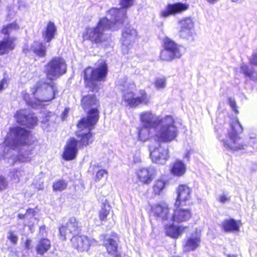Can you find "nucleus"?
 Here are the masks:
<instances>
[{"mask_svg": "<svg viewBox=\"0 0 257 257\" xmlns=\"http://www.w3.org/2000/svg\"><path fill=\"white\" fill-rule=\"evenodd\" d=\"M1 148L2 157L11 164L28 162L32 158L34 147L29 143V132L23 128H11Z\"/></svg>", "mask_w": 257, "mask_h": 257, "instance_id": "1", "label": "nucleus"}, {"mask_svg": "<svg viewBox=\"0 0 257 257\" xmlns=\"http://www.w3.org/2000/svg\"><path fill=\"white\" fill-rule=\"evenodd\" d=\"M140 121L145 127L138 132L139 138L145 140L144 134H148L147 128H155L156 137L161 142L168 143L177 137L178 130L175 121L171 115L157 116L151 111H145L140 114Z\"/></svg>", "mask_w": 257, "mask_h": 257, "instance_id": "2", "label": "nucleus"}, {"mask_svg": "<svg viewBox=\"0 0 257 257\" xmlns=\"http://www.w3.org/2000/svg\"><path fill=\"white\" fill-rule=\"evenodd\" d=\"M126 16V11L124 9L111 8L107 12L106 17L99 20L96 27L86 29L83 34V39L96 44L107 41L109 37L105 31L119 28L123 24Z\"/></svg>", "mask_w": 257, "mask_h": 257, "instance_id": "3", "label": "nucleus"}, {"mask_svg": "<svg viewBox=\"0 0 257 257\" xmlns=\"http://www.w3.org/2000/svg\"><path fill=\"white\" fill-rule=\"evenodd\" d=\"M81 106L85 109H90L87 115V117L83 118L78 123V126L82 127L84 126L90 127L95 125L98 120L99 114L97 109L98 101L94 95H88L84 96L81 99Z\"/></svg>", "mask_w": 257, "mask_h": 257, "instance_id": "4", "label": "nucleus"}, {"mask_svg": "<svg viewBox=\"0 0 257 257\" xmlns=\"http://www.w3.org/2000/svg\"><path fill=\"white\" fill-rule=\"evenodd\" d=\"M31 91L34 96H37V102L39 107L41 106V103L51 101L54 98L57 88L51 81L49 83L39 82L31 88Z\"/></svg>", "mask_w": 257, "mask_h": 257, "instance_id": "5", "label": "nucleus"}, {"mask_svg": "<svg viewBox=\"0 0 257 257\" xmlns=\"http://www.w3.org/2000/svg\"><path fill=\"white\" fill-rule=\"evenodd\" d=\"M107 73V68L105 64H102L95 69L88 67L84 71V78L86 85L91 91H97L99 87L98 81H102Z\"/></svg>", "mask_w": 257, "mask_h": 257, "instance_id": "6", "label": "nucleus"}, {"mask_svg": "<svg viewBox=\"0 0 257 257\" xmlns=\"http://www.w3.org/2000/svg\"><path fill=\"white\" fill-rule=\"evenodd\" d=\"M46 72L47 77L54 80L66 72V65L64 60L61 57L53 58L47 65Z\"/></svg>", "mask_w": 257, "mask_h": 257, "instance_id": "7", "label": "nucleus"}, {"mask_svg": "<svg viewBox=\"0 0 257 257\" xmlns=\"http://www.w3.org/2000/svg\"><path fill=\"white\" fill-rule=\"evenodd\" d=\"M172 209L164 202L154 204L151 206V214L157 220L163 223L170 221Z\"/></svg>", "mask_w": 257, "mask_h": 257, "instance_id": "8", "label": "nucleus"}, {"mask_svg": "<svg viewBox=\"0 0 257 257\" xmlns=\"http://www.w3.org/2000/svg\"><path fill=\"white\" fill-rule=\"evenodd\" d=\"M137 38L138 32L132 27L129 26L123 29L121 39V49L123 54H126L129 52Z\"/></svg>", "mask_w": 257, "mask_h": 257, "instance_id": "9", "label": "nucleus"}, {"mask_svg": "<svg viewBox=\"0 0 257 257\" xmlns=\"http://www.w3.org/2000/svg\"><path fill=\"white\" fill-rule=\"evenodd\" d=\"M149 150L150 158L154 163L164 164L169 158L168 150L159 143L152 144Z\"/></svg>", "mask_w": 257, "mask_h": 257, "instance_id": "10", "label": "nucleus"}, {"mask_svg": "<svg viewBox=\"0 0 257 257\" xmlns=\"http://www.w3.org/2000/svg\"><path fill=\"white\" fill-rule=\"evenodd\" d=\"M189 5L185 3H177L169 4L166 7L160 11L159 16L161 18L166 19L171 16H175L186 11Z\"/></svg>", "mask_w": 257, "mask_h": 257, "instance_id": "11", "label": "nucleus"}, {"mask_svg": "<svg viewBox=\"0 0 257 257\" xmlns=\"http://www.w3.org/2000/svg\"><path fill=\"white\" fill-rule=\"evenodd\" d=\"M71 242L73 248L78 251H87L91 245L96 244V241L86 236H74L71 239Z\"/></svg>", "mask_w": 257, "mask_h": 257, "instance_id": "12", "label": "nucleus"}, {"mask_svg": "<svg viewBox=\"0 0 257 257\" xmlns=\"http://www.w3.org/2000/svg\"><path fill=\"white\" fill-rule=\"evenodd\" d=\"M183 205L175 204V209L172 211L171 222L181 223L188 221L191 218L192 213L190 210L183 207Z\"/></svg>", "mask_w": 257, "mask_h": 257, "instance_id": "13", "label": "nucleus"}, {"mask_svg": "<svg viewBox=\"0 0 257 257\" xmlns=\"http://www.w3.org/2000/svg\"><path fill=\"white\" fill-rule=\"evenodd\" d=\"M201 231L196 229L187 237L184 246V250L185 251H193L196 250L201 243Z\"/></svg>", "mask_w": 257, "mask_h": 257, "instance_id": "14", "label": "nucleus"}, {"mask_svg": "<svg viewBox=\"0 0 257 257\" xmlns=\"http://www.w3.org/2000/svg\"><path fill=\"white\" fill-rule=\"evenodd\" d=\"M223 146L227 150L236 151L243 149L244 145L241 138L236 134H228V139L223 141Z\"/></svg>", "mask_w": 257, "mask_h": 257, "instance_id": "15", "label": "nucleus"}, {"mask_svg": "<svg viewBox=\"0 0 257 257\" xmlns=\"http://www.w3.org/2000/svg\"><path fill=\"white\" fill-rule=\"evenodd\" d=\"M78 223L75 217H71L65 225L59 228V238L62 240L66 239L67 236L74 233L78 229Z\"/></svg>", "mask_w": 257, "mask_h": 257, "instance_id": "16", "label": "nucleus"}, {"mask_svg": "<svg viewBox=\"0 0 257 257\" xmlns=\"http://www.w3.org/2000/svg\"><path fill=\"white\" fill-rule=\"evenodd\" d=\"M16 117L19 123L30 128L33 127L37 122V118L27 110L18 111Z\"/></svg>", "mask_w": 257, "mask_h": 257, "instance_id": "17", "label": "nucleus"}, {"mask_svg": "<svg viewBox=\"0 0 257 257\" xmlns=\"http://www.w3.org/2000/svg\"><path fill=\"white\" fill-rule=\"evenodd\" d=\"M137 178L143 184H150L156 175V171L153 167L139 169L137 173Z\"/></svg>", "mask_w": 257, "mask_h": 257, "instance_id": "18", "label": "nucleus"}, {"mask_svg": "<svg viewBox=\"0 0 257 257\" xmlns=\"http://www.w3.org/2000/svg\"><path fill=\"white\" fill-rule=\"evenodd\" d=\"M176 205H185L191 198V189L186 185H180L177 189Z\"/></svg>", "mask_w": 257, "mask_h": 257, "instance_id": "19", "label": "nucleus"}, {"mask_svg": "<svg viewBox=\"0 0 257 257\" xmlns=\"http://www.w3.org/2000/svg\"><path fill=\"white\" fill-rule=\"evenodd\" d=\"M174 222L171 221L164 222V230L168 236L177 238L185 231L187 227L175 225L174 224Z\"/></svg>", "mask_w": 257, "mask_h": 257, "instance_id": "20", "label": "nucleus"}, {"mask_svg": "<svg viewBox=\"0 0 257 257\" xmlns=\"http://www.w3.org/2000/svg\"><path fill=\"white\" fill-rule=\"evenodd\" d=\"M95 125H92L90 127L84 126L80 127L77 125L78 128L79 130L77 132V136L78 138H80V146H87L93 141L92 135L90 131L93 129Z\"/></svg>", "mask_w": 257, "mask_h": 257, "instance_id": "21", "label": "nucleus"}, {"mask_svg": "<svg viewBox=\"0 0 257 257\" xmlns=\"http://www.w3.org/2000/svg\"><path fill=\"white\" fill-rule=\"evenodd\" d=\"M78 151V143L74 138L68 141L63 153V158L66 160H71L75 158Z\"/></svg>", "mask_w": 257, "mask_h": 257, "instance_id": "22", "label": "nucleus"}, {"mask_svg": "<svg viewBox=\"0 0 257 257\" xmlns=\"http://www.w3.org/2000/svg\"><path fill=\"white\" fill-rule=\"evenodd\" d=\"M57 32V27L53 22H49L47 23L45 30L42 33L44 40L49 43L55 37Z\"/></svg>", "mask_w": 257, "mask_h": 257, "instance_id": "23", "label": "nucleus"}, {"mask_svg": "<svg viewBox=\"0 0 257 257\" xmlns=\"http://www.w3.org/2000/svg\"><path fill=\"white\" fill-rule=\"evenodd\" d=\"M15 39L8 37L0 41V54L3 55L13 50L15 47Z\"/></svg>", "mask_w": 257, "mask_h": 257, "instance_id": "24", "label": "nucleus"}, {"mask_svg": "<svg viewBox=\"0 0 257 257\" xmlns=\"http://www.w3.org/2000/svg\"><path fill=\"white\" fill-rule=\"evenodd\" d=\"M164 48L170 52H172L177 57H180L182 55L180 49L181 47L178 45L173 41L168 38L164 39Z\"/></svg>", "mask_w": 257, "mask_h": 257, "instance_id": "25", "label": "nucleus"}, {"mask_svg": "<svg viewBox=\"0 0 257 257\" xmlns=\"http://www.w3.org/2000/svg\"><path fill=\"white\" fill-rule=\"evenodd\" d=\"M241 225L240 221L229 219L225 220L222 223V226L226 232H238Z\"/></svg>", "mask_w": 257, "mask_h": 257, "instance_id": "26", "label": "nucleus"}, {"mask_svg": "<svg viewBox=\"0 0 257 257\" xmlns=\"http://www.w3.org/2000/svg\"><path fill=\"white\" fill-rule=\"evenodd\" d=\"M186 171L185 164L180 160H176L171 167V172L175 176L181 177L184 175Z\"/></svg>", "mask_w": 257, "mask_h": 257, "instance_id": "27", "label": "nucleus"}, {"mask_svg": "<svg viewBox=\"0 0 257 257\" xmlns=\"http://www.w3.org/2000/svg\"><path fill=\"white\" fill-rule=\"evenodd\" d=\"M51 246L50 240L47 238H43L38 242L36 250L38 254L43 255L49 250Z\"/></svg>", "mask_w": 257, "mask_h": 257, "instance_id": "28", "label": "nucleus"}, {"mask_svg": "<svg viewBox=\"0 0 257 257\" xmlns=\"http://www.w3.org/2000/svg\"><path fill=\"white\" fill-rule=\"evenodd\" d=\"M31 50L39 57H44L46 54V47L42 43L34 42L31 47Z\"/></svg>", "mask_w": 257, "mask_h": 257, "instance_id": "29", "label": "nucleus"}, {"mask_svg": "<svg viewBox=\"0 0 257 257\" xmlns=\"http://www.w3.org/2000/svg\"><path fill=\"white\" fill-rule=\"evenodd\" d=\"M136 97L132 91H125L124 92L122 97V103L124 105L130 107H135Z\"/></svg>", "mask_w": 257, "mask_h": 257, "instance_id": "30", "label": "nucleus"}, {"mask_svg": "<svg viewBox=\"0 0 257 257\" xmlns=\"http://www.w3.org/2000/svg\"><path fill=\"white\" fill-rule=\"evenodd\" d=\"M150 96H149L144 90H141L139 92L137 96L136 97L135 107L139 104H148L150 102Z\"/></svg>", "mask_w": 257, "mask_h": 257, "instance_id": "31", "label": "nucleus"}, {"mask_svg": "<svg viewBox=\"0 0 257 257\" xmlns=\"http://www.w3.org/2000/svg\"><path fill=\"white\" fill-rule=\"evenodd\" d=\"M107 252L111 255H115L117 253V244L116 241L111 238L107 239L104 242Z\"/></svg>", "mask_w": 257, "mask_h": 257, "instance_id": "32", "label": "nucleus"}, {"mask_svg": "<svg viewBox=\"0 0 257 257\" xmlns=\"http://www.w3.org/2000/svg\"><path fill=\"white\" fill-rule=\"evenodd\" d=\"M179 29H193L194 22L190 17L183 18L178 21Z\"/></svg>", "mask_w": 257, "mask_h": 257, "instance_id": "33", "label": "nucleus"}, {"mask_svg": "<svg viewBox=\"0 0 257 257\" xmlns=\"http://www.w3.org/2000/svg\"><path fill=\"white\" fill-rule=\"evenodd\" d=\"M19 28L20 27L16 22H13L4 26L1 30V33L4 34L9 35L14 32L19 30Z\"/></svg>", "mask_w": 257, "mask_h": 257, "instance_id": "34", "label": "nucleus"}, {"mask_svg": "<svg viewBox=\"0 0 257 257\" xmlns=\"http://www.w3.org/2000/svg\"><path fill=\"white\" fill-rule=\"evenodd\" d=\"M193 29H179V36L188 41H192L193 38Z\"/></svg>", "mask_w": 257, "mask_h": 257, "instance_id": "35", "label": "nucleus"}, {"mask_svg": "<svg viewBox=\"0 0 257 257\" xmlns=\"http://www.w3.org/2000/svg\"><path fill=\"white\" fill-rule=\"evenodd\" d=\"M231 132L230 133L233 134H241L243 132V127L239 122L238 119L236 118L233 119L230 124Z\"/></svg>", "mask_w": 257, "mask_h": 257, "instance_id": "36", "label": "nucleus"}, {"mask_svg": "<svg viewBox=\"0 0 257 257\" xmlns=\"http://www.w3.org/2000/svg\"><path fill=\"white\" fill-rule=\"evenodd\" d=\"M160 59L164 61H171L175 58H179L177 56L174 55L172 52L167 50L165 48L162 50L160 53Z\"/></svg>", "mask_w": 257, "mask_h": 257, "instance_id": "37", "label": "nucleus"}, {"mask_svg": "<svg viewBox=\"0 0 257 257\" xmlns=\"http://www.w3.org/2000/svg\"><path fill=\"white\" fill-rule=\"evenodd\" d=\"M165 182L162 179L155 181L153 185V191L155 194H160L165 187Z\"/></svg>", "mask_w": 257, "mask_h": 257, "instance_id": "38", "label": "nucleus"}, {"mask_svg": "<svg viewBox=\"0 0 257 257\" xmlns=\"http://www.w3.org/2000/svg\"><path fill=\"white\" fill-rule=\"evenodd\" d=\"M241 70L242 73L247 77L249 78L250 79L255 81L257 79V74L254 72L249 70L248 67L242 64L241 66Z\"/></svg>", "mask_w": 257, "mask_h": 257, "instance_id": "39", "label": "nucleus"}, {"mask_svg": "<svg viewBox=\"0 0 257 257\" xmlns=\"http://www.w3.org/2000/svg\"><path fill=\"white\" fill-rule=\"evenodd\" d=\"M110 207L108 205L103 204L99 214V217L101 221H105L106 218L109 213Z\"/></svg>", "mask_w": 257, "mask_h": 257, "instance_id": "40", "label": "nucleus"}, {"mask_svg": "<svg viewBox=\"0 0 257 257\" xmlns=\"http://www.w3.org/2000/svg\"><path fill=\"white\" fill-rule=\"evenodd\" d=\"M23 98L26 101V103L31 105L32 107L37 108H38V102H37V96H34L35 98L33 100H31L29 94H28L26 92H23L22 93Z\"/></svg>", "mask_w": 257, "mask_h": 257, "instance_id": "41", "label": "nucleus"}, {"mask_svg": "<svg viewBox=\"0 0 257 257\" xmlns=\"http://www.w3.org/2000/svg\"><path fill=\"white\" fill-rule=\"evenodd\" d=\"M67 186V183L65 181L60 180L54 183L53 189L55 191L61 192L65 190Z\"/></svg>", "mask_w": 257, "mask_h": 257, "instance_id": "42", "label": "nucleus"}, {"mask_svg": "<svg viewBox=\"0 0 257 257\" xmlns=\"http://www.w3.org/2000/svg\"><path fill=\"white\" fill-rule=\"evenodd\" d=\"M154 84L157 90L164 89L166 85V79L164 77L158 78L154 81Z\"/></svg>", "mask_w": 257, "mask_h": 257, "instance_id": "43", "label": "nucleus"}, {"mask_svg": "<svg viewBox=\"0 0 257 257\" xmlns=\"http://www.w3.org/2000/svg\"><path fill=\"white\" fill-rule=\"evenodd\" d=\"M7 238L13 244H16L18 242V236L16 234L15 231L13 230H9L7 233Z\"/></svg>", "mask_w": 257, "mask_h": 257, "instance_id": "44", "label": "nucleus"}, {"mask_svg": "<svg viewBox=\"0 0 257 257\" xmlns=\"http://www.w3.org/2000/svg\"><path fill=\"white\" fill-rule=\"evenodd\" d=\"M107 174V172L106 170L104 169H101L98 171L96 172L95 177V181L96 182H98L100 181L103 177H104V175H106Z\"/></svg>", "mask_w": 257, "mask_h": 257, "instance_id": "45", "label": "nucleus"}, {"mask_svg": "<svg viewBox=\"0 0 257 257\" xmlns=\"http://www.w3.org/2000/svg\"><path fill=\"white\" fill-rule=\"evenodd\" d=\"M228 104L229 106L232 108V110L234 111V112L237 114L238 113V111L237 109V106L236 105V102L234 98L229 97L228 98Z\"/></svg>", "mask_w": 257, "mask_h": 257, "instance_id": "46", "label": "nucleus"}, {"mask_svg": "<svg viewBox=\"0 0 257 257\" xmlns=\"http://www.w3.org/2000/svg\"><path fill=\"white\" fill-rule=\"evenodd\" d=\"M134 0H120V4L123 8H128L133 5Z\"/></svg>", "mask_w": 257, "mask_h": 257, "instance_id": "47", "label": "nucleus"}, {"mask_svg": "<svg viewBox=\"0 0 257 257\" xmlns=\"http://www.w3.org/2000/svg\"><path fill=\"white\" fill-rule=\"evenodd\" d=\"M217 200L220 203H224L230 201V197L225 194H222L218 197Z\"/></svg>", "mask_w": 257, "mask_h": 257, "instance_id": "48", "label": "nucleus"}, {"mask_svg": "<svg viewBox=\"0 0 257 257\" xmlns=\"http://www.w3.org/2000/svg\"><path fill=\"white\" fill-rule=\"evenodd\" d=\"M23 172L17 170L15 172L13 173V180L16 182H18L20 180V178L23 175Z\"/></svg>", "mask_w": 257, "mask_h": 257, "instance_id": "49", "label": "nucleus"}, {"mask_svg": "<svg viewBox=\"0 0 257 257\" xmlns=\"http://www.w3.org/2000/svg\"><path fill=\"white\" fill-rule=\"evenodd\" d=\"M250 63L257 66V51L254 52L249 59Z\"/></svg>", "mask_w": 257, "mask_h": 257, "instance_id": "50", "label": "nucleus"}, {"mask_svg": "<svg viewBox=\"0 0 257 257\" xmlns=\"http://www.w3.org/2000/svg\"><path fill=\"white\" fill-rule=\"evenodd\" d=\"M26 217L27 218L33 217L35 215V210L34 209L29 208L26 211Z\"/></svg>", "mask_w": 257, "mask_h": 257, "instance_id": "51", "label": "nucleus"}, {"mask_svg": "<svg viewBox=\"0 0 257 257\" xmlns=\"http://www.w3.org/2000/svg\"><path fill=\"white\" fill-rule=\"evenodd\" d=\"M141 161L140 157V153L139 151L136 152L133 157V161L135 163L140 162Z\"/></svg>", "mask_w": 257, "mask_h": 257, "instance_id": "52", "label": "nucleus"}, {"mask_svg": "<svg viewBox=\"0 0 257 257\" xmlns=\"http://www.w3.org/2000/svg\"><path fill=\"white\" fill-rule=\"evenodd\" d=\"M8 86V83L7 80L3 79L0 81V92L2 91Z\"/></svg>", "mask_w": 257, "mask_h": 257, "instance_id": "53", "label": "nucleus"}, {"mask_svg": "<svg viewBox=\"0 0 257 257\" xmlns=\"http://www.w3.org/2000/svg\"><path fill=\"white\" fill-rule=\"evenodd\" d=\"M7 185V184L5 179L2 177H0V191L6 188Z\"/></svg>", "mask_w": 257, "mask_h": 257, "instance_id": "54", "label": "nucleus"}, {"mask_svg": "<svg viewBox=\"0 0 257 257\" xmlns=\"http://www.w3.org/2000/svg\"><path fill=\"white\" fill-rule=\"evenodd\" d=\"M68 112H69L68 108H65L64 109V111L63 112L62 115V118L63 120H64L65 119V118L67 116V115L68 113Z\"/></svg>", "mask_w": 257, "mask_h": 257, "instance_id": "55", "label": "nucleus"}, {"mask_svg": "<svg viewBox=\"0 0 257 257\" xmlns=\"http://www.w3.org/2000/svg\"><path fill=\"white\" fill-rule=\"evenodd\" d=\"M18 217L20 219H23L27 218L26 213L25 214H19Z\"/></svg>", "mask_w": 257, "mask_h": 257, "instance_id": "56", "label": "nucleus"}, {"mask_svg": "<svg viewBox=\"0 0 257 257\" xmlns=\"http://www.w3.org/2000/svg\"><path fill=\"white\" fill-rule=\"evenodd\" d=\"M30 243H31V240L27 239L26 241V248L27 249H29V246L30 244Z\"/></svg>", "mask_w": 257, "mask_h": 257, "instance_id": "57", "label": "nucleus"}, {"mask_svg": "<svg viewBox=\"0 0 257 257\" xmlns=\"http://www.w3.org/2000/svg\"><path fill=\"white\" fill-rule=\"evenodd\" d=\"M190 154V151H188L187 153L185 154V156L184 157H185V158H189Z\"/></svg>", "mask_w": 257, "mask_h": 257, "instance_id": "58", "label": "nucleus"}, {"mask_svg": "<svg viewBox=\"0 0 257 257\" xmlns=\"http://www.w3.org/2000/svg\"><path fill=\"white\" fill-rule=\"evenodd\" d=\"M40 230L41 232L45 230V228L44 226H41L40 228Z\"/></svg>", "mask_w": 257, "mask_h": 257, "instance_id": "59", "label": "nucleus"}, {"mask_svg": "<svg viewBox=\"0 0 257 257\" xmlns=\"http://www.w3.org/2000/svg\"><path fill=\"white\" fill-rule=\"evenodd\" d=\"M230 1L234 3H239L241 1V0H230Z\"/></svg>", "mask_w": 257, "mask_h": 257, "instance_id": "60", "label": "nucleus"}, {"mask_svg": "<svg viewBox=\"0 0 257 257\" xmlns=\"http://www.w3.org/2000/svg\"><path fill=\"white\" fill-rule=\"evenodd\" d=\"M228 257H236V256L235 255H234V254H228L227 255Z\"/></svg>", "mask_w": 257, "mask_h": 257, "instance_id": "61", "label": "nucleus"}, {"mask_svg": "<svg viewBox=\"0 0 257 257\" xmlns=\"http://www.w3.org/2000/svg\"><path fill=\"white\" fill-rule=\"evenodd\" d=\"M43 185H40V187L38 188V189L39 190H42V189H43Z\"/></svg>", "mask_w": 257, "mask_h": 257, "instance_id": "62", "label": "nucleus"}, {"mask_svg": "<svg viewBox=\"0 0 257 257\" xmlns=\"http://www.w3.org/2000/svg\"><path fill=\"white\" fill-rule=\"evenodd\" d=\"M23 51H24V52L25 53H27V52H28V51H29V50H28V49H27V50H26V49H24V50H23Z\"/></svg>", "mask_w": 257, "mask_h": 257, "instance_id": "63", "label": "nucleus"}, {"mask_svg": "<svg viewBox=\"0 0 257 257\" xmlns=\"http://www.w3.org/2000/svg\"><path fill=\"white\" fill-rule=\"evenodd\" d=\"M115 255V257H120V255L117 254H116H116H115V255Z\"/></svg>", "mask_w": 257, "mask_h": 257, "instance_id": "64", "label": "nucleus"}]
</instances>
